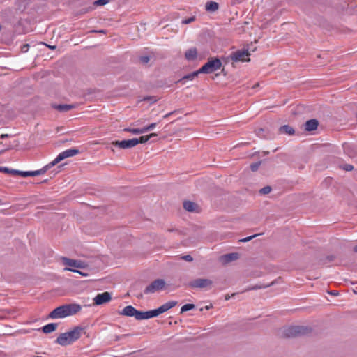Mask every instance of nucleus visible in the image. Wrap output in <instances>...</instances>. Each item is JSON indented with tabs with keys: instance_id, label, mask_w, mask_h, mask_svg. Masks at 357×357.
I'll return each mask as SVG.
<instances>
[{
	"instance_id": "f257e3e1",
	"label": "nucleus",
	"mask_w": 357,
	"mask_h": 357,
	"mask_svg": "<svg viewBox=\"0 0 357 357\" xmlns=\"http://www.w3.org/2000/svg\"><path fill=\"white\" fill-rule=\"evenodd\" d=\"M79 153V151L77 149H70L65 150L60 153L56 158L52 162H50L49 164L43 167L42 169L36 170V171H19V170H12V172L15 175H20L22 177H27V176H35L40 174H45L49 169L52 167L53 166L56 165L57 163L61 162V160L73 157L74 155H77Z\"/></svg>"
},
{
	"instance_id": "f03ea898",
	"label": "nucleus",
	"mask_w": 357,
	"mask_h": 357,
	"mask_svg": "<svg viewBox=\"0 0 357 357\" xmlns=\"http://www.w3.org/2000/svg\"><path fill=\"white\" fill-rule=\"evenodd\" d=\"M82 310V306L77 303H70L61 305L53 310L49 314L51 319H62L74 315Z\"/></svg>"
},
{
	"instance_id": "7ed1b4c3",
	"label": "nucleus",
	"mask_w": 357,
	"mask_h": 357,
	"mask_svg": "<svg viewBox=\"0 0 357 357\" xmlns=\"http://www.w3.org/2000/svg\"><path fill=\"white\" fill-rule=\"evenodd\" d=\"M83 328L75 327L73 330L60 334L56 338V342L61 346L70 344L81 337Z\"/></svg>"
},
{
	"instance_id": "20e7f679",
	"label": "nucleus",
	"mask_w": 357,
	"mask_h": 357,
	"mask_svg": "<svg viewBox=\"0 0 357 357\" xmlns=\"http://www.w3.org/2000/svg\"><path fill=\"white\" fill-rule=\"evenodd\" d=\"M307 332L308 328L307 327L291 326L283 329L282 336L285 337H292L300 335L306 334Z\"/></svg>"
},
{
	"instance_id": "39448f33",
	"label": "nucleus",
	"mask_w": 357,
	"mask_h": 357,
	"mask_svg": "<svg viewBox=\"0 0 357 357\" xmlns=\"http://www.w3.org/2000/svg\"><path fill=\"white\" fill-rule=\"evenodd\" d=\"M221 66V61L218 58H214L209 60L201 68H199V72H202V73L210 74L219 70Z\"/></svg>"
},
{
	"instance_id": "423d86ee",
	"label": "nucleus",
	"mask_w": 357,
	"mask_h": 357,
	"mask_svg": "<svg viewBox=\"0 0 357 357\" xmlns=\"http://www.w3.org/2000/svg\"><path fill=\"white\" fill-rule=\"evenodd\" d=\"M165 282L162 279H157L149 284L144 289L145 294H153L161 291L165 287Z\"/></svg>"
},
{
	"instance_id": "0eeeda50",
	"label": "nucleus",
	"mask_w": 357,
	"mask_h": 357,
	"mask_svg": "<svg viewBox=\"0 0 357 357\" xmlns=\"http://www.w3.org/2000/svg\"><path fill=\"white\" fill-rule=\"evenodd\" d=\"M213 281L207 278H197L188 283V286L193 289H204L211 287Z\"/></svg>"
},
{
	"instance_id": "6e6552de",
	"label": "nucleus",
	"mask_w": 357,
	"mask_h": 357,
	"mask_svg": "<svg viewBox=\"0 0 357 357\" xmlns=\"http://www.w3.org/2000/svg\"><path fill=\"white\" fill-rule=\"evenodd\" d=\"M250 54L248 50H241L234 52L231 55V59L234 61H248Z\"/></svg>"
},
{
	"instance_id": "1a4fd4ad",
	"label": "nucleus",
	"mask_w": 357,
	"mask_h": 357,
	"mask_svg": "<svg viewBox=\"0 0 357 357\" xmlns=\"http://www.w3.org/2000/svg\"><path fill=\"white\" fill-rule=\"evenodd\" d=\"M112 144L119 147L120 149H126L134 147L137 145V139L132 138L130 139L122 140V141H114L112 142Z\"/></svg>"
},
{
	"instance_id": "9d476101",
	"label": "nucleus",
	"mask_w": 357,
	"mask_h": 357,
	"mask_svg": "<svg viewBox=\"0 0 357 357\" xmlns=\"http://www.w3.org/2000/svg\"><path fill=\"white\" fill-rule=\"evenodd\" d=\"M119 314L126 317H134L137 320H138L140 311L136 310L132 305H128L119 312Z\"/></svg>"
},
{
	"instance_id": "9b49d317",
	"label": "nucleus",
	"mask_w": 357,
	"mask_h": 357,
	"mask_svg": "<svg viewBox=\"0 0 357 357\" xmlns=\"http://www.w3.org/2000/svg\"><path fill=\"white\" fill-rule=\"evenodd\" d=\"M111 299V294L107 291H105L102 294H97L96 297L93 298V301L95 305H100L109 302Z\"/></svg>"
},
{
	"instance_id": "f8f14e48",
	"label": "nucleus",
	"mask_w": 357,
	"mask_h": 357,
	"mask_svg": "<svg viewBox=\"0 0 357 357\" xmlns=\"http://www.w3.org/2000/svg\"><path fill=\"white\" fill-rule=\"evenodd\" d=\"M61 260L64 265L70 267L77 268H82L84 267V263L79 260L72 259L65 257H62Z\"/></svg>"
},
{
	"instance_id": "ddd939ff",
	"label": "nucleus",
	"mask_w": 357,
	"mask_h": 357,
	"mask_svg": "<svg viewBox=\"0 0 357 357\" xmlns=\"http://www.w3.org/2000/svg\"><path fill=\"white\" fill-rule=\"evenodd\" d=\"M176 305H177V301H169V302L164 303L163 305L160 306L158 308L155 309L157 316L160 315L162 313L167 312V310L174 307Z\"/></svg>"
},
{
	"instance_id": "4468645a",
	"label": "nucleus",
	"mask_w": 357,
	"mask_h": 357,
	"mask_svg": "<svg viewBox=\"0 0 357 357\" xmlns=\"http://www.w3.org/2000/svg\"><path fill=\"white\" fill-rule=\"evenodd\" d=\"M238 254L236 252L229 253L220 257V261L223 264H229L233 261L238 259Z\"/></svg>"
},
{
	"instance_id": "2eb2a0df",
	"label": "nucleus",
	"mask_w": 357,
	"mask_h": 357,
	"mask_svg": "<svg viewBox=\"0 0 357 357\" xmlns=\"http://www.w3.org/2000/svg\"><path fill=\"white\" fill-rule=\"evenodd\" d=\"M319 125V122L316 119H310L306 121L305 124V129L307 131L315 130Z\"/></svg>"
},
{
	"instance_id": "dca6fc26",
	"label": "nucleus",
	"mask_w": 357,
	"mask_h": 357,
	"mask_svg": "<svg viewBox=\"0 0 357 357\" xmlns=\"http://www.w3.org/2000/svg\"><path fill=\"white\" fill-rule=\"evenodd\" d=\"M158 317L155 310L146 311V312H141L139 315L138 320L148 319L153 317Z\"/></svg>"
},
{
	"instance_id": "f3484780",
	"label": "nucleus",
	"mask_w": 357,
	"mask_h": 357,
	"mask_svg": "<svg viewBox=\"0 0 357 357\" xmlns=\"http://www.w3.org/2000/svg\"><path fill=\"white\" fill-rule=\"evenodd\" d=\"M183 208L189 212H198V206L193 202L185 201L183 202Z\"/></svg>"
},
{
	"instance_id": "a211bd4d",
	"label": "nucleus",
	"mask_w": 357,
	"mask_h": 357,
	"mask_svg": "<svg viewBox=\"0 0 357 357\" xmlns=\"http://www.w3.org/2000/svg\"><path fill=\"white\" fill-rule=\"evenodd\" d=\"M52 107H53V108H54L55 109H56L61 112H68V111H69L72 109H74L75 107V106L74 105H67V104L54 105Z\"/></svg>"
},
{
	"instance_id": "6ab92c4d",
	"label": "nucleus",
	"mask_w": 357,
	"mask_h": 357,
	"mask_svg": "<svg viewBox=\"0 0 357 357\" xmlns=\"http://www.w3.org/2000/svg\"><path fill=\"white\" fill-rule=\"evenodd\" d=\"M57 328V324L51 323L48 324L43 327H42L41 330L44 333H50L54 331Z\"/></svg>"
},
{
	"instance_id": "aec40b11",
	"label": "nucleus",
	"mask_w": 357,
	"mask_h": 357,
	"mask_svg": "<svg viewBox=\"0 0 357 357\" xmlns=\"http://www.w3.org/2000/svg\"><path fill=\"white\" fill-rule=\"evenodd\" d=\"M197 54V50L195 48H191L185 52V56L188 61H192L196 59Z\"/></svg>"
},
{
	"instance_id": "412c9836",
	"label": "nucleus",
	"mask_w": 357,
	"mask_h": 357,
	"mask_svg": "<svg viewBox=\"0 0 357 357\" xmlns=\"http://www.w3.org/2000/svg\"><path fill=\"white\" fill-rule=\"evenodd\" d=\"M280 132L282 133L287 134L289 135H292L294 134L295 131L292 127L288 125H284L280 128Z\"/></svg>"
},
{
	"instance_id": "4be33fe9",
	"label": "nucleus",
	"mask_w": 357,
	"mask_h": 357,
	"mask_svg": "<svg viewBox=\"0 0 357 357\" xmlns=\"http://www.w3.org/2000/svg\"><path fill=\"white\" fill-rule=\"evenodd\" d=\"M206 10L210 12H215L218 9V3L215 1H209L206 3Z\"/></svg>"
},
{
	"instance_id": "5701e85b",
	"label": "nucleus",
	"mask_w": 357,
	"mask_h": 357,
	"mask_svg": "<svg viewBox=\"0 0 357 357\" xmlns=\"http://www.w3.org/2000/svg\"><path fill=\"white\" fill-rule=\"evenodd\" d=\"M156 136H158L156 133H151L148 135L141 136L139 139H137V144H144L147 142L151 138Z\"/></svg>"
},
{
	"instance_id": "b1692460",
	"label": "nucleus",
	"mask_w": 357,
	"mask_h": 357,
	"mask_svg": "<svg viewBox=\"0 0 357 357\" xmlns=\"http://www.w3.org/2000/svg\"><path fill=\"white\" fill-rule=\"evenodd\" d=\"M199 73H202V72H199V70L197 71L192 72V73L184 76L180 81L183 82L185 80H192L196 77H197Z\"/></svg>"
},
{
	"instance_id": "393cba45",
	"label": "nucleus",
	"mask_w": 357,
	"mask_h": 357,
	"mask_svg": "<svg viewBox=\"0 0 357 357\" xmlns=\"http://www.w3.org/2000/svg\"><path fill=\"white\" fill-rule=\"evenodd\" d=\"M124 131L130 132V133L134 134V135H139V134L144 133L143 128H125Z\"/></svg>"
},
{
	"instance_id": "a878e982",
	"label": "nucleus",
	"mask_w": 357,
	"mask_h": 357,
	"mask_svg": "<svg viewBox=\"0 0 357 357\" xmlns=\"http://www.w3.org/2000/svg\"><path fill=\"white\" fill-rule=\"evenodd\" d=\"M195 307V306L194 304H185L181 307V312L183 313L184 312L191 310L194 309Z\"/></svg>"
},
{
	"instance_id": "bb28decb",
	"label": "nucleus",
	"mask_w": 357,
	"mask_h": 357,
	"mask_svg": "<svg viewBox=\"0 0 357 357\" xmlns=\"http://www.w3.org/2000/svg\"><path fill=\"white\" fill-rule=\"evenodd\" d=\"M156 126H157V123H152L149 124V126L144 127L143 129H144V133L148 131L153 130Z\"/></svg>"
},
{
	"instance_id": "cd10ccee",
	"label": "nucleus",
	"mask_w": 357,
	"mask_h": 357,
	"mask_svg": "<svg viewBox=\"0 0 357 357\" xmlns=\"http://www.w3.org/2000/svg\"><path fill=\"white\" fill-rule=\"evenodd\" d=\"M261 165V162H257L250 165V167L252 172L257 171Z\"/></svg>"
},
{
	"instance_id": "c85d7f7f",
	"label": "nucleus",
	"mask_w": 357,
	"mask_h": 357,
	"mask_svg": "<svg viewBox=\"0 0 357 357\" xmlns=\"http://www.w3.org/2000/svg\"><path fill=\"white\" fill-rule=\"evenodd\" d=\"M271 191V188L270 186H266L263 188L260 189V194L266 195L268 194Z\"/></svg>"
},
{
	"instance_id": "c756f323",
	"label": "nucleus",
	"mask_w": 357,
	"mask_h": 357,
	"mask_svg": "<svg viewBox=\"0 0 357 357\" xmlns=\"http://www.w3.org/2000/svg\"><path fill=\"white\" fill-rule=\"evenodd\" d=\"M64 270L65 271H72V272H74V273H77L82 275V276H87L88 275L87 273H83V272H82L80 271H78V270H76V269H73L72 268H65Z\"/></svg>"
},
{
	"instance_id": "7c9ffc66",
	"label": "nucleus",
	"mask_w": 357,
	"mask_h": 357,
	"mask_svg": "<svg viewBox=\"0 0 357 357\" xmlns=\"http://www.w3.org/2000/svg\"><path fill=\"white\" fill-rule=\"evenodd\" d=\"M139 61L142 63L146 64L149 62L150 57L149 56H143L139 57Z\"/></svg>"
},
{
	"instance_id": "2f4dec72",
	"label": "nucleus",
	"mask_w": 357,
	"mask_h": 357,
	"mask_svg": "<svg viewBox=\"0 0 357 357\" xmlns=\"http://www.w3.org/2000/svg\"><path fill=\"white\" fill-rule=\"evenodd\" d=\"M181 258L186 261H188V262H191L193 261L192 257L190 255H183L181 257Z\"/></svg>"
},
{
	"instance_id": "473e14b6",
	"label": "nucleus",
	"mask_w": 357,
	"mask_h": 357,
	"mask_svg": "<svg viewBox=\"0 0 357 357\" xmlns=\"http://www.w3.org/2000/svg\"><path fill=\"white\" fill-rule=\"evenodd\" d=\"M109 2V0H98L95 1V4L97 6H103L107 4Z\"/></svg>"
},
{
	"instance_id": "72a5a7b5",
	"label": "nucleus",
	"mask_w": 357,
	"mask_h": 357,
	"mask_svg": "<svg viewBox=\"0 0 357 357\" xmlns=\"http://www.w3.org/2000/svg\"><path fill=\"white\" fill-rule=\"evenodd\" d=\"M195 17H191L183 20L182 21V23L185 24H190V23L192 22L193 21H195Z\"/></svg>"
},
{
	"instance_id": "f704fd0d",
	"label": "nucleus",
	"mask_w": 357,
	"mask_h": 357,
	"mask_svg": "<svg viewBox=\"0 0 357 357\" xmlns=\"http://www.w3.org/2000/svg\"><path fill=\"white\" fill-rule=\"evenodd\" d=\"M12 170H13V169H9L8 167H0V172H4V173H8V174H14L12 172Z\"/></svg>"
},
{
	"instance_id": "c9c22d12",
	"label": "nucleus",
	"mask_w": 357,
	"mask_h": 357,
	"mask_svg": "<svg viewBox=\"0 0 357 357\" xmlns=\"http://www.w3.org/2000/svg\"><path fill=\"white\" fill-rule=\"evenodd\" d=\"M29 45L28 44H24L21 47V50L22 52H28L29 50Z\"/></svg>"
},
{
	"instance_id": "e433bc0d",
	"label": "nucleus",
	"mask_w": 357,
	"mask_h": 357,
	"mask_svg": "<svg viewBox=\"0 0 357 357\" xmlns=\"http://www.w3.org/2000/svg\"><path fill=\"white\" fill-rule=\"evenodd\" d=\"M343 147H344V151L345 153H347L350 157L352 156V155L349 152V144H344L343 145Z\"/></svg>"
},
{
	"instance_id": "4c0bfd02",
	"label": "nucleus",
	"mask_w": 357,
	"mask_h": 357,
	"mask_svg": "<svg viewBox=\"0 0 357 357\" xmlns=\"http://www.w3.org/2000/svg\"><path fill=\"white\" fill-rule=\"evenodd\" d=\"M256 236L257 235H253V236H248L246 238H244L241 239L240 241H241V242H248V241H250L251 239H252Z\"/></svg>"
},
{
	"instance_id": "58836bf2",
	"label": "nucleus",
	"mask_w": 357,
	"mask_h": 357,
	"mask_svg": "<svg viewBox=\"0 0 357 357\" xmlns=\"http://www.w3.org/2000/svg\"><path fill=\"white\" fill-rule=\"evenodd\" d=\"M353 166L351 165H346L343 167V169L346 171H351L353 169Z\"/></svg>"
},
{
	"instance_id": "ea45409f",
	"label": "nucleus",
	"mask_w": 357,
	"mask_h": 357,
	"mask_svg": "<svg viewBox=\"0 0 357 357\" xmlns=\"http://www.w3.org/2000/svg\"><path fill=\"white\" fill-rule=\"evenodd\" d=\"M174 113V112H171L167 114H165V116H163V119H167L168 118L169 116H170L172 114Z\"/></svg>"
},
{
	"instance_id": "a19ab883",
	"label": "nucleus",
	"mask_w": 357,
	"mask_h": 357,
	"mask_svg": "<svg viewBox=\"0 0 357 357\" xmlns=\"http://www.w3.org/2000/svg\"><path fill=\"white\" fill-rule=\"evenodd\" d=\"M51 50H55L56 49V46L55 45H46Z\"/></svg>"
},
{
	"instance_id": "79ce46f5",
	"label": "nucleus",
	"mask_w": 357,
	"mask_h": 357,
	"mask_svg": "<svg viewBox=\"0 0 357 357\" xmlns=\"http://www.w3.org/2000/svg\"><path fill=\"white\" fill-rule=\"evenodd\" d=\"M8 136V135L7 134H2V135H1L0 138L4 139V138L7 137Z\"/></svg>"
},
{
	"instance_id": "37998d69",
	"label": "nucleus",
	"mask_w": 357,
	"mask_h": 357,
	"mask_svg": "<svg viewBox=\"0 0 357 357\" xmlns=\"http://www.w3.org/2000/svg\"><path fill=\"white\" fill-rule=\"evenodd\" d=\"M243 0H233L234 3H239L242 2Z\"/></svg>"
},
{
	"instance_id": "c03bdc74",
	"label": "nucleus",
	"mask_w": 357,
	"mask_h": 357,
	"mask_svg": "<svg viewBox=\"0 0 357 357\" xmlns=\"http://www.w3.org/2000/svg\"><path fill=\"white\" fill-rule=\"evenodd\" d=\"M330 294H332V295H334V296H336V295L338 294V293L337 291H331V292H330Z\"/></svg>"
},
{
	"instance_id": "a18cd8bd",
	"label": "nucleus",
	"mask_w": 357,
	"mask_h": 357,
	"mask_svg": "<svg viewBox=\"0 0 357 357\" xmlns=\"http://www.w3.org/2000/svg\"><path fill=\"white\" fill-rule=\"evenodd\" d=\"M93 32H98V33H105V31L104 30H100V31H93Z\"/></svg>"
},
{
	"instance_id": "49530a36",
	"label": "nucleus",
	"mask_w": 357,
	"mask_h": 357,
	"mask_svg": "<svg viewBox=\"0 0 357 357\" xmlns=\"http://www.w3.org/2000/svg\"><path fill=\"white\" fill-rule=\"evenodd\" d=\"M231 296L228 294L225 296V300H229Z\"/></svg>"
},
{
	"instance_id": "de8ad7c7",
	"label": "nucleus",
	"mask_w": 357,
	"mask_h": 357,
	"mask_svg": "<svg viewBox=\"0 0 357 357\" xmlns=\"http://www.w3.org/2000/svg\"><path fill=\"white\" fill-rule=\"evenodd\" d=\"M353 250L355 252H357V245L354 247Z\"/></svg>"
},
{
	"instance_id": "09e8293b",
	"label": "nucleus",
	"mask_w": 357,
	"mask_h": 357,
	"mask_svg": "<svg viewBox=\"0 0 357 357\" xmlns=\"http://www.w3.org/2000/svg\"><path fill=\"white\" fill-rule=\"evenodd\" d=\"M259 288H261V287H257L256 286V287H254L251 288L250 289H259Z\"/></svg>"
},
{
	"instance_id": "8fccbe9b",
	"label": "nucleus",
	"mask_w": 357,
	"mask_h": 357,
	"mask_svg": "<svg viewBox=\"0 0 357 357\" xmlns=\"http://www.w3.org/2000/svg\"><path fill=\"white\" fill-rule=\"evenodd\" d=\"M356 117L357 118V112L356 113Z\"/></svg>"
}]
</instances>
